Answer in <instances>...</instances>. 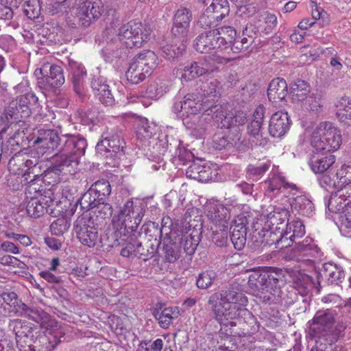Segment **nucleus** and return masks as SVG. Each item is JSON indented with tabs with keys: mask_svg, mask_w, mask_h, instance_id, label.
Instances as JSON below:
<instances>
[{
	"mask_svg": "<svg viewBox=\"0 0 351 351\" xmlns=\"http://www.w3.org/2000/svg\"><path fill=\"white\" fill-rule=\"evenodd\" d=\"M209 303L213 306L216 319L226 326H236L237 321L249 313L245 308L247 297L233 287L213 295L209 299Z\"/></svg>",
	"mask_w": 351,
	"mask_h": 351,
	"instance_id": "1",
	"label": "nucleus"
},
{
	"mask_svg": "<svg viewBox=\"0 0 351 351\" xmlns=\"http://www.w3.org/2000/svg\"><path fill=\"white\" fill-rule=\"evenodd\" d=\"M0 302L8 305L15 314L25 317L40 324L41 328L45 329V335L53 336L54 342L58 344L63 332L58 326L57 321L44 311L41 308H29L18 299L14 292H5L0 295Z\"/></svg>",
	"mask_w": 351,
	"mask_h": 351,
	"instance_id": "2",
	"label": "nucleus"
},
{
	"mask_svg": "<svg viewBox=\"0 0 351 351\" xmlns=\"http://www.w3.org/2000/svg\"><path fill=\"white\" fill-rule=\"evenodd\" d=\"M290 276L298 293L302 295H306L311 287L317 289L319 291L321 282L324 280L328 284L341 283L344 279L345 274L341 267L331 263H326L321 270L315 272V276L293 270L290 271Z\"/></svg>",
	"mask_w": 351,
	"mask_h": 351,
	"instance_id": "3",
	"label": "nucleus"
},
{
	"mask_svg": "<svg viewBox=\"0 0 351 351\" xmlns=\"http://www.w3.org/2000/svg\"><path fill=\"white\" fill-rule=\"evenodd\" d=\"M208 101V99L204 101L202 97L199 98L195 93H189L182 98L176 97L172 110L178 117L182 119L183 124L188 129L197 130L200 119L197 114Z\"/></svg>",
	"mask_w": 351,
	"mask_h": 351,
	"instance_id": "4",
	"label": "nucleus"
},
{
	"mask_svg": "<svg viewBox=\"0 0 351 351\" xmlns=\"http://www.w3.org/2000/svg\"><path fill=\"white\" fill-rule=\"evenodd\" d=\"M116 34L119 40H124L127 47H141L142 45L147 42L151 34V29L145 25L140 22L130 21L121 27L117 31L112 26L106 28L104 32V36L106 40H112L110 35Z\"/></svg>",
	"mask_w": 351,
	"mask_h": 351,
	"instance_id": "5",
	"label": "nucleus"
},
{
	"mask_svg": "<svg viewBox=\"0 0 351 351\" xmlns=\"http://www.w3.org/2000/svg\"><path fill=\"white\" fill-rule=\"evenodd\" d=\"M311 144L320 152H335L341 144V132L332 123L322 122L313 131Z\"/></svg>",
	"mask_w": 351,
	"mask_h": 351,
	"instance_id": "6",
	"label": "nucleus"
},
{
	"mask_svg": "<svg viewBox=\"0 0 351 351\" xmlns=\"http://www.w3.org/2000/svg\"><path fill=\"white\" fill-rule=\"evenodd\" d=\"M144 216L143 208L140 205H134L132 200H128L121 208L117 219H112L114 226L120 230L121 233L126 234L138 232L137 228Z\"/></svg>",
	"mask_w": 351,
	"mask_h": 351,
	"instance_id": "7",
	"label": "nucleus"
},
{
	"mask_svg": "<svg viewBox=\"0 0 351 351\" xmlns=\"http://www.w3.org/2000/svg\"><path fill=\"white\" fill-rule=\"evenodd\" d=\"M334 313L327 309L318 311L310 325V330L313 335L327 342H334L337 338V334L334 328Z\"/></svg>",
	"mask_w": 351,
	"mask_h": 351,
	"instance_id": "8",
	"label": "nucleus"
},
{
	"mask_svg": "<svg viewBox=\"0 0 351 351\" xmlns=\"http://www.w3.org/2000/svg\"><path fill=\"white\" fill-rule=\"evenodd\" d=\"M264 189L265 195L271 198L281 194L282 197L287 198L291 195H295L298 192L296 185L287 182L277 168L272 169L268 179L264 183Z\"/></svg>",
	"mask_w": 351,
	"mask_h": 351,
	"instance_id": "9",
	"label": "nucleus"
},
{
	"mask_svg": "<svg viewBox=\"0 0 351 351\" xmlns=\"http://www.w3.org/2000/svg\"><path fill=\"white\" fill-rule=\"evenodd\" d=\"M221 62L222 58L219 56L213 54L212 56H206L180 68L182 71V78L188 81L213 73L218 70V64Z\"/></svg>",
	"mask_w": 351,
	"mask_h": 351,
	"instance_id": "10",
	"label": "nucleus"
},
{
	"mask_svg": "<svg viewBox=\"0 0 351 351\" xmlns=\"http://www.w3.org/2000/svg\"><path fill=\"white\" fill-rule=\"evenodd\" d=\"M104 11L101 0H79L74 12L75 25L88 27L93 19L99 18Z\"/></svg>",
	"mask_w": 351,
	"mask_h": 351,
	"instance_id": "11",
	"label": "nucleus"
},
{
	"mask_svg": "<svg viewBox=\"0 0 351 351\" xmlns=\"http://www.w3.org/2000/svg\"><path fill=\"white\" fill-rule=\"evenodd\" d=\"M74 230L82 244L89 247L95 245L98 232L90 217L86 215L79 217L75 221Z\"/></svg>",
	"mask_w": 351,
	"mask_h": 351,
	"instance_id": "12",
	"label": "nucleus"
},
{
	"mask_svg": "<svg viewBox=\"0 0 351 351\" xmlns=\"http://www.w3.org/2000/svg\"><path fill=\"white\" fill-rule=\"evenodd\" d=\"M205 213L210 223L211 226L216 229L228 228L230 219V210L218 201H209L205 205Z\"/></svg>",
	"mask_w": 351,
	"mask_h": 351,
	"instance_id": "13",
	"label": "nucleus"
},
{
	"mask_svg": "<svg viewBox=\"0 0 351 351\" xmlns=\"http://www.w3.org/2000/svg\"><path fill=\"white\" fill-rule=\"evenodd\" d=\"M211 116L212 119L216 122H220L221 128H230L237 125H243L247 121V114L244 112H238L235 115L225 114V111L221 106H212L210 108L205 110L204 115Z\"/></svg>",
	"mask_w": 351,
	"mask_h": 351,
	"instance_id": "14",
	"label": "nucleus"
},
{
	"mask_svg": "<svg viewBox=\"0 0 351 351\" xmlns=\"http://www.w3.org/2000/svg\"><path fill=\"white\" fill-rule=\"evenodd\" d=\"M52 171L58 175H75L79 170L80 159L71 154L58 152L53 156Z\"/></svg>",
	"mask_w": 351,
	"mask_h": 351,
	"instance_id": "15",
	"label": "nucleus"
},
{
	"mask_svg": "<svg viewBox=\"0 0 351 351\" xmlns=\"http://www.w3.org/2000/svg\"><path fill=\"white\" fill-rule=\"evenodd\" d=\"M319 248L310 237H306L302 241L295 243L287 255L290 260L298 262L308 261L312 258L317 257Z\"/></svg>",
	"mask_w": 351,
	"mask_h": 351,
	"instance_id": "16",
	"label": "nucleus"
},
{
	"mask_svg": "<svg viewBox=\"0 0 351 351\" xmlns=\"http://www.w3.org/2000/svg\"><path fill=\"white\" fill-rule=\"evenodd\" d=\"M125 147V142L122 138L121 132L114 128L110 132L103 133L101 141L96 145V149L101 153L102 152L119 153L123 151Z\"/></svg>",
	"mask_w": 351,
	"mask_h": 351,
	"instance_id": "17",
	"label": "nucleus"
},
{
	"mask_svg": "<svg viewBox=\"0 0 351 351\" xmlns=\"http://www.w3.org/2000/svg\"><path fill=\"white\" fill-rule=\"evenodd\" d=\"M193 14L190 10L186 8L178 9L174 14L172 33L174 36L182 42H186L189 37V29Z\"/></svg>",
	"mask_w": 351,
	"mask_h": 351,
	"instance_id": "18",
	"label": "nucleus"
},
{
	"mask_svg": "<svg viewBox=\"0 0 351 351\" xmlns=\"http://www.w3.org/2000/svg\"><path fill=\"white\" fill-rule=\"evenodd\" d=\"M87 147L86 140L80 135L65 134L62 136L60 152L71 154L80 158L84 155Z\"/></svg>",
	"mask_w": 351,
	"mask_h": 351,
	"instance_id": "19",
	"label": "nucleus"
},
{
	"mask_svg": "<svg viewBox=\"0 0 351 351\" xmlns=\"http://www.w3.org/2000/svg\"><path fill=\"white\" fill-rule=\"evenodd\" d=\"M215 34L217 32L210 29L199 34L193 43L195 50L199 53H208L220 49V45L218 43L219 40H217Z\"/></svg>",
	"mask_w": 351,
	"mask_h": 351,
	"instance_id": "20",
	"label": "nucleus"
},
{
	"mask_svg": "<svg viewBox=\"0 0 351 351\" xmlns=\"http://www.w3.org/2000/svg\"><path fill=\"white\" fill-rule=\"evenodd\" d=\"M9 328L15 335L16 341L23 339L33 340L38 333V328L34 324L26 320L15 319L9 323Z\"/></svg>",
	"mask_w": 351,
	"mask_h": 351,
	"instance_id": "21",
	"label": "nucleus"
},
{
	"mask_svg": "<svg viewBox=\"0 0 351 351\" xmlns=\"http://www.w3.org/2000/svg\"><path fill=\"white\" fill-rule=\"evenodd\" d=\"M290 121L286 112L278 111L272 114L269 124V133L273 137H281L289 130Z\"/></svg>",
	"mask_w": 351,
	"mask_h": 351,
	"instance_id": "22",
	"label": "nucleus"
},
{
	"mask_svg": "<svg viewBox=\"0 0 351 351\" xmlns=\"http://www.w3.org/2000/svg\"><path fill=\"white\" fill-rule=\"evenodd\" d=\"M280 236L277 241L279 245L283 242H287L286 245H282L280 247H287L290 243L293 242L295 238H301L305 234V228L303 223L300 220H293L286 223V229L283 232H280Z\"/></svg>",
	"mask_w": 351,
	"mask_h": 351,
	"instance_id": "23",
	"label": "nucleus"
},
{
	"mask_svg": "<svg viewBox=\"0 0 351 351\" xmlns=\"http://www.w3.org/2000/svg\"><path fill=\"white\" fill-rule=\"evenodd\" d=\"M38 97L34 93L29 92L23 95H21L16 101L10 103L14 106L13 110H16L17 118H26L32 114V108L36 105Z\"/></svg>",
	"mask_w": 351,
	"mask_h": 351,
	"instance_id": "24",
	"label": "nucleus"
},
{
	"mask_svg": "<svg viewBox=\"0 0 351 351\" xmlns=\"http://www.w3.org/2000/svg\"><path fill=\"white\" fill-rule=\"evenodd\" d=\"M68 70L71 75V81L75 92L77 95H82L84 79L86 77L85 67L81 63L69 59Z\"/></svg>",
	"mask_w": 351,
	"mask_h": 351,
	"instance_id": "25",
	"label": "nucleus"
},
{
	"mask_svg": "<svg viewBox=\"0 0 351 351\" xmlns=\"http://www.w3.org/2000/svg\"><path fill=\"white\" fill-rule=\"evenodd\" d=\"M35 143L43 149H51L60 152L62 136H59L58 132L53 130H39Z\"/></svg>",
	"mask_w": 351,
	"mask_h": 351,
	"instance_id": "26",
	"label": "nucleus"
},
{
	"mask_svg": "<svg viewBox=\"0 0 351 351\" xmlns=\"http://www.w3.org/2000/svg\"><path fill=\"white\" fill-rule=\"evenodd\" d=\"M274 281V278L265 271H253L249 276L247 286L250 293L257 296L267 283Z\"/></svg>",
	"mask_w": 351,
	"mask_h": 351,
	"instance_id": "27",
	"label": "nucleus"
},
{
	"mask_svg": "<svg viewBox=\"0 0 351 351\" xmlns=\"http://www.w3.org/2000/svg\"><path fill=\"white\" fill-rule=\"evenodd\" d=\"M289 212L286 208H277L267 215L266 224L271 231H284V223H289Z\"/></svg>",
	"mask_w": 351,
	"mask_h": 351,
	"instance_id": "28",
	"label": "nucleus"
},
{
	"mask_svg": "<svg viewBox=\"0 0 351 351\" xmlns=\"http://www.w3.org/2000/svg\"><path fill=\"white\" fill-rule=\"evenodd\" d=\"M287 84L282 78L272 80L267 88L269 101L275 103L282 101L287 95Z\"/></svg>",
	"mask_w": 351,
	"mask_h": 351,
	"instance_id": "29",
	"label": "nucleus"
},
{
	"mask_svg": "<svg viewBox=\"0 0 351 351\" xmlns=\"http://www.w3.org/2000/svg\"><path fill=\"white\" fill-rule=\"evenodd\" d=\"M133 60L143 68L144 72L149 75L156 68L158 60L156 54L150 50L144 51L135 56Z\"/></svg>",
	"mask_w": 351,
	"mask_h": 351,
	"instance_id": "30",
	"label": "nucleus"
},
{
	"mask_svg": "<svg viewBox=\"0 0 351 351\" xmlns=\"http://www.w3.org/2000/svg\"><path fill=\"white\" fill-rule=\"evenodd\" d=\"M287 201L293 212L304 216H310L313 213V204L304 195H298L293 198L289 197Z\"/></svg>",
	"mask_w": 351,
	"mask_h": 351,
	"instance_id": "31",
	"label": "nucleus"
},
{
	"mask_svg": "<svg viewBox=\"0 0 351 351\" xmlns=\"http://www.w3.org/2000/svg\"><path fill=\"white\" fill-rule=\"evenodd\" d=\"M273 282L276 283L275 280L267 283L263 290H261L256 296L263 303L271 304L278 303L280 301L282 291L279 287L274 286Z\"/></svg>",
	"mask_w": 351,
	"mask_h": 351,
	"instance_id": "32",
	"label": "nucleus"
},
{
	"mask_svg": "<svg viewBox=\"0 0 351 351\" xmlns=\"http://www.w3.org/2000/svg\"><path fill=\"white\" fill-rule=\"evenodd\" d=\"M162 252V256L165 261L169 263L177 261L181 254V250L177 242V238L174 237L173 239L171 236L169 238L165 239Z\"/></svg>",
	"mask_w": 351,
	"mask_h": 351,
	"instance_id": "33",
	"label": "nucleus"
},
{
	"mask_svg": "<svg viewBox=\"0 0 351 351\" xmlns=\"http://www.w3.org/2000/svg\"><path fill=\"white\" fill-rule=\"evenodd\" d=\"M49 69V74L46 77L47 83L52 87H58L64 83V76L62 68L57 65H45L40 69V73L44 75Z\"/></svg>",
	"mask_w": 351,
	"mask_h": 351,
	"instance_id": "34",
	"label": "nucleus"
},
{
	"mask_svg": "<svg viewBox=\"0 0 351 351\" xmlns=\"http://www.w3.org/2000/svg\"><path fill=\"white\" fill-rule=\"evenodd\" d=\"M128 236L125 239L126 246L121 251V255L125 257H128L132 253H138L142 254L141 248L142 247V242L139 238L142 237L141 232H133L127 234Z\"/></svg>",
	"mask_w": 351,
	"mask_h": 351,
	"instance_id": "35",
	"label": "nucleus"
},
{
	"mask_svg": "<svg viewBox=\"0 0 351 351\" xmlns=\"http://www.w3.org/2000/svg\"><path fill=\"white\" fill-rule=\"evenodd\" d=\"M335 161V158L333 155H328L326 156L315 155L311 159L309 165L314 173H322L332 166Z\"/></svg>",
	"mask_w": 351,
	"mask_h": 351,
	"instance_id": "36",
	"label": "nucleus"
},
{
	"mask_svg": "<svg viewBox=\"0 0 351 351\" xmlns=\"http://www.w3.org/2000/svg\"><path fill=\"white\" fill-rule=\"evenodd\" d=\"M213 31L217 32L215 34L219 45H220V50L228 49L232 40L236 36V31L230 26L222 27L218 29H214Z\"/></svg>",
	"mask_w": 351,
	"mask_h": 351,
	"instance_id": "37",
	"label": "nucleus"
},
{
	"mask_svg": "<svg viewBox=\"0 0 351 351\" xmlns=\"http://www.w3.org/2000/svg\"><path fill=\"white\" fill-rule=\"evenodd\" d=\"M179 315L180 311L177 306L165 308L161 312L157 311L154 313L160 327L163 328H167L173 319L178 318Z\"/></svg>",
	"mask_w": 351,
	"mask_h": 351,
	"instance_id": "38",
	"label": "nucleus"
},
{
	"mask_svg": "<svg viewBox=\"0 0 351 351\" xmlns=\"http://www.w3.org/2000/svg\"><path fill=\"white\" fill-rule=\"evenodd\" d=\"M206 9L215 19L216 22L221 21L230 12V7L227 0H213Z\"/></svg>",
	"mask_w": 351,
	"mask_h": 351,
	"instance_id": "39",
	"label": "nucleus"
},
{
	"mask_svg": "<svg viewBox=\"0 0 351 351\" xmlns=\"http://www.w3.org/2000/svg\"><path fill=\"white\" fill-rule=\"evenodd\" d=\"M336 114L341 122L351 124V99L343 97L336 105Z\"/></svg>",
	"mask_w": 351,
	"mask_h": 351,
	"instance_id": "40",
	"label": "nucleus"
},
{
	"mask_svg": "<svg viewBox=\"0 0 351 351\" xmlns=\"http://www.w3.org/2000/svg\"><path fill=\"white\" fill-rule=\"evenodd\" d=\"M309 92L308 84L303 80H298L291 86L290 96L293 102L303 101L307 99Z\"/></svg>",
	"mask_w": 351,
	"mask_h": 351,
	"instance_id": "41",
	"label": "nucleus"
},
{
	"mask_svg": "<svg viewBox=\"0 0 351 351\" xmlns=\"http://www.w3.org/2000/svg\"><path fill=\"white\" fill-rule=\"evenodd\" d=\"M43 199L38 197L30 198L26 206L27 214L34 218L43 216L47 211V206H49V204H47V201L45 202H43Z\"/></svg>",
	"mask_w": 351,
	"mask_h": 351,
	"instance_id": "42",
	"label": "nucleus"
},
{
	"mask_svg": "<svg viewBox=\"0 0 351 351\" xmlns=\"http://www.w3.org/2000/svg\"><path fill=\"white\" fill-rule=\"evenodd\" d=\"M173 44L167 45L162 47V51L165 58L168 60H174L182 54L186 50V42H182L178 37L174 38Z\"/></svg>",
	"mask_w": 351,
	"mask_h": 351,
	"instance_id": "43",
	"label": "nucleus"
},
{
	"mask_svg": "<svg viewBox=\"0 0 351 351\" xmlns=\"http://www.w3.org/2000/svg\"><path fill=\"white\" fill-rule=\"evenodd\" d=\"M29 183V185L25 189V195L27 199L30 198H38L40 196V198L44 200V197H42L41 192L43 189L41 185L43 182V178L41 175L35 174L33 176V178L30 177L28 181H25Z\"/></svg>",
	"mask_w": 351,
	"mask_h": 351,
	"instance_id": "44",
	"label": "nucleus"
},
{
	"mask_svg": "<svg viewBox=\"0 0 351 351\" xmlns=\"http://www.w3.org/2000/svg\"><path fill=\"white\" fill-rule=\"evenodd\" d=\"M345 193L343 190H339L332 193L330 197L328 200L327 206L330 212L334 213H340L343 208H346L347 204L346 202Z\"/></svg>",
	"mask_w": 351,
	"mask_h": 351,
	"instance_id": "45",
	"label": "nucleus"
},
{
	"mask_svg": "<svg viewBox=\"0 0 351 351\" xmlns=\"http://www.w3.org/2000/svg\"><path fill=\"white\" fill-rule=\"evenodd\" d=\"M141 68L133 59L125 72V77L128 82L134 84H137L144 80L146 76L149 75L144 72Z\"/></svg>",
	"mask_w": 351,
	"mask_h": 351,
	"instance_id": "46",
	"label": "nucleus"
},
{
	"mask_svg": "<svg viewBox=\"0 0 351 351\" xmlns=\"http://www.w3.org/2000/svg\"><path fill=\"white\" fill-rule=\"evenodd\" d=\"M221 82L217 79H210L201 86L202 97H217L221 95Z\"/></svg>",
	"mask_w": 351,
	"mask_h": 351,
	"instance_id": "47",
	"label": "nucleus"
},
{
	"mask_svg": "<svg viewBox=\"0 0 351 351\" xmlns=\"http://www.w3.org/2000/svg\"><path fill=\"white\" fill-rule=\"evenodd\" d=\"M156 133V125L149 123L147 119H142L138 121L136 136L138 139L145 141L151 138Z\"/></svg>",
	"mask_w": 351,
	"mask_h": 351,
	"instance_id": "48",
	"label": "nucleus"
},
{
	"mask_svg": "<svg viewBox=\"0 0 351 351\" xmlns=\"http://www.w3.org/2000/svg\"><path fill=\"white\" fill-rule=\"evenodd\" d=\"M276 24L277 17L273 14L265 12L260 16L257 28L261 32L268 34L271 32Z\"/></svg>",
	"mask_w": 351,
	"mask_h": 351,
	"instance_id": "49",
	"label": "nucleus"
},
{
	"mask_svg": "<svg viewBox=\"0 0 351 351\" xmlns=\"http://www.w3.org/2000/svg\"><path fill=\"white\" fill-rule=\"evenodd\" d=\"M176 237L177 238V242L180 249L182 248L186 254L191 255L194 253L198 245V238H195L194 236L187 234Z\"/></svg>",
	"mask_w": 351,
	"mask_h": 351,
	"instance_id": "50",
	"label": "nucleus"
},
{
	"mask_svg": "<svg viewBox=\"0 0 351 351\" xmlns=\"http://www.w3.org/2000/svg\"><path fill=\"white\" fill-rule=\"evenodd\" d=\"M169 90L168 85L165 82H152L147 88L145 94L150 99H158Z\"/></svg>",
	"mask_w": 351,
	"mask_h": 351,
	"instance_id": "51",
	"label": "nucleus"
},
{
	"mask_svg": "<svg viewBox=\"0 0 351 351\" xmlns=\"http://www.w3.org/2000/svg\"><path fill=\"white\" fill-rule=\"evenodd\" d=\"M98 199H104V197L108 196L111 193V186L106 180L95 182L90 189Z\"/></svg>",
	"mask_w": 351,
	"mask_h": 351,
	"instance_id": "52",
	"label": "nucleus"
},
{
	"mask_svg": "<svg viewBox=\"0 0 351 351\" xmlns=\"http://www.w3.org/2000/svg\"><path fill=\"white\" fill-rule=\"evenodd\" d=\"M262 125L261 123H258L257 121H252L248 123L247 130V134L256 138L255 142L256 145H264L267 141L265 138H262L261 128Z\"/></svg>",
	"mask_w": 351,
	"mask_h": 351,
	"instance_id": "53",
	"label": "nucleus"
},
{
	"mask_svg": "<svg viewBox=\"0 0 351 351\" xmlns=\"http://www.w3.org/2000/svg\"><path fill=\"white\" fill-rule=\"evenodd\" d=\"M217 278V274L213 271H206L199 274L196 280L197 287L199 289H208L213 284Z\"/></svg>",
	"mask_w": 351,
	"mask_h": 351,
	"instance_id": "54",
	"label": "nucleus"
},
{
	"mask_svg": "<svg viewBox=\"0 0 351 351\" xmlns=\"http://www.w3.org/2000/svg\"><path fill=\"white\" fill-rule=\"evenodd\" d=\"M213 145L216 149L221 150L229 145L236 146L237 143L234 139L230 140L223 132H219L213 137Z\"/></svg>",
	"mask_w": 351,
	"mask_h": 351,
	"instance_id": "55",
	"label": "nucleus"
},
{
	"mask_svg": "<svg viewBox=\"0 0 351 351\" xmlns=\"http://www.w3.org/2000/svg\"><path fill=\"white\" fill-rule=\"evenodd\" d=\"M96 196L90 189L86 192L78 201L82 209L87 211L95 208L98 202V199L97 197L96 198Z\"/></svg>",
	"mask_w": 351,
	"mask_h": 351,
	"instance_id": "56",
	"label": "nucleus"
},
{
	"mask_svg": "<svg viewBox=\"0 0 351 351\" xmlns=\"http://www.w3.org/2000/svg\"><path fill=\"white\" fill-rule=\"evenodd\" d=\"M213 232L212 241L215 245L219 247L226 246L228 242V228H222L216 229L214 226H210Z\"/></svg>",
	"mask_w": 351,
	"mask_h": 351,
	"instance_id": "57",
	"label": "nucleus"
},
{
	"mask_svg": "<svg viewBox=\"0 0 351 351\" xmlns=\"http://www.w3.org/2000/svg\"><path fill=\"white\" fill-rule=\"evenodd\" d=\"M24 12L29 19L37 17L40 11V0H24Z\"/></svg>",
	"mask_w": 351,
	"mask_h": 351,
	"instance_id": "58",
	"label": "nucleus"
},
{
	"mask_svg": "<svg viewBox=\"0 0 351 351\" xmlns=\"http://www.w3.org/2000/svg\"><path fill=\"white\" fill-rule=\"evenodd\" d=\"M70 226V223L65 218H58L50 226L51 233L56 236H61L66 232Z\"/></svg>",
	"mask_w": 351,
	"mask_h": 351,
	"instance_id": "59",
	"label": "nucleus"
},
{
	"mask_svg": "<svg viewBox=\"0 0 351 351\" xmlns=\"http://www.w3.org/2000/svg\"><path fill=\"white\" fill-rule=\"evenodd\" d=\"M14 106L10 104L3 112H0V125H3V129L12 121H17V113L13 110Z\"/></svg>",
	"mask_w": 351,
	"mask_h": 351,
	"instance_id": "60",
	"label": "nucleus"
},
{
	"mask_svg": "<svg viewBox=\"0 0 351 351\" xmlns=\"http://www.w3.org/2000/svg\"><path fill=\"white\" fill-rule=\"evenodd\" d=\"M77 0H57L52 5V11L54 13L68 12L71 9L75 10Z\"/></svg>",
	"mask_w": 351,
	"mask_h": 351,
	"instance_id": "61",
	"label": "nucleus"
},
{
	"mask_svg": "<svg viewBox=\"0 0 351 351\" xmlns=\"http://www.w3.org/2000/svg\"><path fill=\"white\" fill-rule=\"evenodd\" d=\"M271 167V161L267 160L261 162L256 166L249 165L247 168L248 173L250 176L260 177L262 176Z\"/></svg>",
	"mask_w": 351,
	"mask_h": 351,
	"instance_id": "62",
	"label": "nucleus"
},
{
	"mask_svg": "<svg viewBox=\"0 0 351 351\" xmlns=\"http://www.w3.org/2000/svg\"><path fill=\"white\" fill-rule=\"evenodd\" d=\"M23 163L24 159L21 158L19 156L15 155L9 160L8 165L9 171L13 174H23L24 169L22 168Z\"/></svg>",
	"mask_w": 351,
	"mask_h": 351,
	"instance_id": "63",
	"label": "nucleus"
},
{
	"mask_svg": "<svg viewBox=\"0 0 351 351\" xmlns=\"http://www.w3.org/2000/svg\"><path fill=\"white\" fill-rule=\"evenodd\" d=\"M101 200L98 199L97 205L95 208V213H97L101 218H110L112 215V207L108 203L101 202Z\"/></svg>",
	"mask_w": 351,
	"mask_h": 351,
	"instance_id": "64",
	"label": "nucleus"
}]
</instances>
